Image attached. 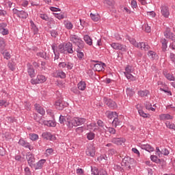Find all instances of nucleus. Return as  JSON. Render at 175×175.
I'll return each mask as SVG.
<instances>
[{
	"label": "nucleus",
	"mask_w": 175,
	"mask_h": 175,
	"mask_svg": "<svg viewBox=\"0 0 175 175\" xmlns=\"http://www.w3.org/2000/svg\"><path fill=\"white\" fill-rule=\"evenodd\" d=\"M145 107L147 110H151V111H155V108L152 107L151 103L146 102L145 104Z\"/></svg>",
	"instance_id": "nucleus-40"
},
{
	"label": "nucleus",
	"mask_w": 175,
	"mask_h": 175,
	"mask_svg": "<svg viewBox=\"0 0 175 175\" xmlns=\"http://www.w3.org/2000/svg\"><path fill=\"white\" fill-rule=\"evenodd\" d=\"M165 125H166L167 128H169V129H174V131H175L174 123H172L170 122H166Z\"/></svg>",
	"instance_id": "nucleus-42"
},
{
	"label": "nucleus",
	"mask_w": 175,
	"mask_h": 175,
	"mask_svg": "<svg viewBox=\"0 0 175 175\" xmlns=\"http://www.w3.org/2000/svg\"><path fill=\"white\" fill-rule=\"evenodd\" d=\"M161 14L165 18H167L170 16V12L169 11V8L166 5L161 6Z\"/></svg>",
	"instance_id": "nucleus-11"
},
{
	"label": "nucleus",
	"mask_w": 175,
	"mask_h": 175,
	"mask_svg": "<svg viewBox=\"0 0 175 175\" xmlns=\"http://www.w3.org/2000/svg\"><path fill=\"white\" fill-rule=\"evenodd\" d=\"M42 136L43 139H46V140H55L54 135H51V133L49 132L43 133Z\"/></svg>",
	"instance_id": "nucleus-16"
},
{
	"label": "nucleus",
	"mask_w": 175,
	"mask_h": 175,
	"mask_svg": "<svg viewBox=\"0 0 175 175\" xmlns=\"http://www.w3.org/2000/svg\"><path fill=\"white\" fill-rule=\"evenodd\" d=\"M142 29L145 31V32L150 33L151 32V27L148 26V23H145L142 26Z\"/></svg>",
	"instance_id": "nucleus-38"
},
{
	"label": "nucleus",
	"mask_w": 175,
	"mask_h": 175,
	"mask_svg": "<svg viewBox=\"0 0 175 175\" xmlns=\"http://www.w3.org/2000/svg\"><path fill=\"white\" fill-rule=\"evenodd\" d=\"M104 102L105 105H107L108 107H110L111 109H116L117 107V104L111 99L105 98Z\"/></svg>",
	"instance_id": "nucleus-9"
},
{
	"label": "nucleus",
	"mask_w": 175,
	"mask_h": 175,
	"mask_svg": "<svg viewBox=\"0 0 175 175\" xmlns=\"http://www.w3.org/2000/svg\"><path fill=\"white\" fill-rule=\"evenodd\" d=\"M107 118H109V120H113L118 117V115H117V112H111V111H108L107 112Z\"/></svg>",
	"instance_id": "nucleus-23"
},
{
	"label": "nucleus",
	"mask_w": 175,
	"mask_h": 175,
	"mask_svg": "<svg viewBox=\"0 0 175 175\" xmlns=\"http://www.w3.org/2000/svg\"><path fill=\"white\" fill-rule=\"evenodd\" d=\"M131 73H133V68L131 66H127L124 72L126 79H128V80H131L132 81L136 80V78Z\"/></svg>",
	"instance_id": "nucleus-4"
},
{
	"label": "nucleus",
	"mask_w": 175,
	"mask_h": 175,
	"mask_svg": "<svg viewBox=\"0 0 175 175\" xmlns=\"http://www.w3.org/2000/svg\"><path fill=\"white\" fill-rule=\"evenodd\" d=\"M140 148L142 150H146V151H148V152H152L154 151V148L151 146V145L146 144H139Z\"/></svg>",
	"instance_id": "nucleus-12"
},
{
	"label": "nucleus",
	"mask_w": 175,
	"mask_h": 175,
	"mask_svg": "<svg viewBox=\"0 0 175 175\" xmlns=\"http://www.w3.org/2000/svg\"><path fill=\"white\" fill-rule=\"evenodd\" d=\"M8 68H10V69L11 70H15L16 69V65L14 64V63H8Z\"/></svg>",
	"instance_id": "nucleus-56"
},
{
	"label": "nucleus",
	"mask_w": 175,
	"mask_h": 175,
	"mask_svg": "<svg viewBox=\"0 0 175 175\" xmlns=\"http://www.w3.org/2000/svg\"><path fill=\"white\" fill-rule=\"evenodd\" d=\"M27 73L31 78L35 77V69L30 64H27Z\"/></svg>",
	"instance_id": "nucleus-17"
},
{
	"label": "nucleus",
	"mask_w": 175,
	"mask_h": 175,
	"mask_svg": "<svg viewBox=\"0 0 175 175\" xmlns=\"http://www.w3.org/2000/svg\"><path fill=\"white\" fill-rule=\"evenodd\" d=\"M86 137L89 140H94V139H95V133L92 132H89L86 134Z\"/></svg>",
	"instance_id": "nucleus-41"
},
{
	"label": "nucleus",
	"mask_w": 175,
	"mask_h": 175,
	"mask_svg": "<svg viewBox=\"0 0 175 175\" xmlns=\"http://www.w3.org/2000/svg\"><path fill=\"white\" fill-rule=\"evenodd\" d=\"M47 80V78L44 75H38L36 79L31 80V84H40L44 83Z\"/></svg>",
	"instance_id": "nucleus-6"
},
{
	"label": "nucleus",
	"mask_w": 175,
	"mask_h": 175,
	"mask_svg": "<svg viewBox=\"0 0 175 175\" xmlns=\"http://www.w3.org/2000/svg\"><path fill=\"white\" fill-rule=\"evenodd\" d=\"M160 121H167L168 120H173V116L169 113H161L159 116Z\"/></svg>",
	"instance_id": "nucleus-10"
},
{
	"label": "nucleus",
	"mask_w": 175,
	"mask_h": 175,
	"mask_svg": "<svg viewBox=\"0 0 175 175\" xmlns=\"http://www.w3.org/2000/svg\"><path fill=\"white\" fill-rule=\"evenodd\" d=\"M131 162H133V159L131 158H126L123 159L122 164L125 165L126 169H131Z\"/></svg>",
	"instance_id": "nucleus-18"
},
{
	"label": "nucleus",
	"mask_w": 175,
	"mask_h": 175,
	"mask_svg": "<svg viewBox=\"0 0 175 175\" xmlns=\"http://www.w3.org/2000/svg\"><path fill=\"white\" fill-rule=\"evenodd\" d=\"M40 17L42 20H44V21H49V16L46 14H40Z\"/></svg>",
	"instance_id": "nucleus-53"
},
{
	"label": "nucleus",
	"mask_w": 175,
	"mask_h": 175,
	"mask_svg": "<svg viewBox=\"0 0 175 175\" xmlns=\"http://www.w3.org/2000/svg\"><path fill=\"white\" fill-rule=\"evenodd\" d=\"M70 42H73V43H75V44H77L79 49H83V40L79 38V36L76 35H71L70 37Z\"/></svg>",
	"instance_id": "nucleus-5"
},
{
	"label": "nucleus",
	"mask_w": 175,
	"mask_h": 175,
	"mask_svg": "<svg viewBox=\"0 0 175 175\" xmlns=\"http://www.w3.org/2000/svg\"><path fill=\"white\" fill-rule=\"evenodd\" d=\"M170 58L175 64V55L174 53H170Z\"/></svg>",
	"instance_id": "nucleus-63"
},
{
	"label": "nucleus",
	"mask_w": 175,
	"mask_h": 175,
	"mask_svg": "<svg viewBox=\"0 0 175 175\" xmlns=\"http://www.w3.org/2000/svg\"><path fill=\"white\" fill-rule=\"evenodd\" d=\"M26 158L30 167H33L35 166V157L33 154L32 153H28Z\"/></svg>",
	"instance_id": "nucleus-8"
},
{
	"label": "nucleus",
	"mask_w": 175,
	"mask_h": 175,
	"mask_svg": "<svg viewBox=\"0 0 175 175\" xmlns=\"http://www.w3.org/2000/svg\"><path fill=\"white\" fill-rule=\"evenodd\" d=\"M105 133L109 132L111 135H116V130L113 127H106V129H105Z\"/></svg>",
	"instance_id": "nucleus-35"
},
{
	"label": "nucleus",
	"mask_w": 175,
	"mask_h": 175,
	"mask_svg": "<svg viewBox=\"0 0 175 175\" xmlns=\"http://www.w3.org/2000/svg\"><path fill=\"white\" fill-rule=\"evenodd\" d=\"M138 113L141 117H143L144 118H150V114L144 113V111L139 109L138 110Z\"/></svg>",
	"instance_id": "nucleus-37"
},
{
	"label": "nucleus",
	"mask_w": 175,
	"mask_h": 175,
	"mask_svg": "<svg viewBox=\"0 0 175 175\" xmlns=\"http://www.w3.org/2000/svg\"><path fill=\"white\" fill-rule=\"evenodd\" d=\"M111 47L114 50H120V51L126 52V46L118 42L111 44Z\"/></svg>",
	"instance_id": "nucleus-7"
},
{
	"label": "nucleus",
	"mask_w": 175,
	"mask_h": 175,
	"mask_svg": "<svg viewBox=\"0 0 175 175\" xmlns=\"http://www.w3.org/2000/svg\"><path fill=\"white\" fill-rule=\"evenodd\" d=\"M148 57H149L150 59H157V58H158V55H157V53H155V52L152 51H150L148 53Z\"/></svg>",
	"instance_id": "nucleus-26"
},
{
	"label": "nucleus",
	"mask_w": 175,
	"mask_h": 175,
	"mask_svg": "<svg viewBox=\"0 0 175 175\" xmlns=\"http://www.w3.org/2000/svg\"><path fill=\"white\" fill-rule=\"evenodd\" d=\"M77 57L79 58V59H82L83 58H84V53L81 52V51H80L79 49H77Z\"/></svg>",
	"instance_id": "nucleus-44"
},
{
	"label": "nucleus",
	"mask_w": 175,
	"mask_h": 175,
	"mask_svg": "<svg viewBox=\"0 0 175 175\" xmlns=\"http://www.w3.org/2000/svg\"><path fill=\"white\" fill-rule=\"evenodd\" d=\"M88 129H89L90 131H94L95 132V131H98V126H96V124L92 123L88 125Z\"/></svg>",
	"instance_id": "nucleus-28"
},
{
	"label": "nucleus",
	"mask_w": 175,
	"mask_h": 175,
	"mask_svg": "<svg viewBox=\"0 0 175 175\" xmlns=\"http://www.w3.org/2000/svg\"><path fill=\"white\" fill-rule=\"evenodd\" d=\"M53 152H54V150H53V148H49L46 150V155H51Z\"/></svg>",
	"instance_id": "nucleus-60"
},
{
	"label": "nucleus",
	"mask_w": 175,
	"mask_h": 175,
	"mask_svg": "<svg viewBox=\"0 0 175 175\" xmlns=\"http://www.w3.org/2000/svg\"><path fill=\"white\" fill-rule=\"evenodd\" d=\"M150 159L152 161V162H154L155 163H159L161 162V159H158V157L155 155H151Z\"/></svg>",
	"instance_id": "nucleus-43"
},
{
	"label": "nucleus",
	"mask_w": 175,
	"mask_h": 175,
	"mask_svg": "<svg viewBox=\"0 0 175 175\" xmlns=\"http://www.w3.org/2000/svg\"><path fill=\"white\" fill-rule=\"evenodd\" d=\"M131 7L136 9L137 8V2L135 0L131 1Z\"/></svg>",
	"instance_id": "nucleus-58"
},
{
	"label": "nucleus",
	"mask_w": 175,
	"mask_h": 175,
	"mask_svg": "<svg viewBox=\"0 0 175 175\" xmlns=\"http://www.w3.org/2000/svg\"><path fill=\"white\" fill-rule=\"evenodd\" d=\"M0 32L2 35H8V33H9V30L4 27V29H1V30H0Z\"/></svg>",
	"instance_id": "nucleus-57"
},
{
	"label": "nucleus",
	"mask_w": 175,
	"mask_h": 175,
	"mask_svg": "<svg viewBox=\"0 0 175 175\" xmlns=\"http://www.w3.org/2000/svg\"><path fill=\"white\" fill-rule=\"evenodd\" d=\"M78 88L81 91H84V90L87 88V84L85 83V82L81 81L78 83Z\"/></svg>",
	"instance_id": "nucleus-25"
},
{
	"label": "nucleus",
	"mask_w": 175,
	"mask_h": 175,
	"mask_svg": "<svg viewBox=\"0 0 175 175\" xmlns=\"http://www.w3.org/2000/svg\"><path fill=\"white\" fill-rule=\"evenodd\" d=\"M161 43L162 44L161 49H162L163 51H166V50L167 49V41L166 40V39L162 38L161 40Z\"/></svg>",
	"instance_id": "nucleus-24"
},
{
	"label": "nucleus",
	"mask_w": 175,
	"mask_h": 175,
	"mask_svg": "<svg viewBox=\"0 0 175 175\" xmlns=\"http://www.w3.org/2000/svg\"><path fill=\"white\" fill-rule=\"evenodd\" d=\"M18 144L21 146H23V147H25L26 148L31 149V146H29V144L28 142H26L24 139H20L18 142Z\"/></svg>",
	"instance_id": "nucleus-27"
},
{
	"label": "nucleus",
	"mask_w": 175,
	"mask_h": 175,
	"mask_svg": "<svg viewBox=\"0 0 175 175\" xmlns=\"http://www.w3.org/2000/svg\"><path fill=\"white\" fill-rule=\"evenodd\" d=\"M35 107L38 113H39L42 116H44L46 111H44V109H43V107H40V105H35Z\"/></svg>",
	"instance_id": "nucleus-22"
},
{
	"label": "nucleus",
	"mask_w": 175,
	"mask_h": 175,
	"mask_svg": "<svg viewBox=\"0 0 175 175\" xmlns=\"http://www.w3.org/2000/svg\"><path fill=\"white\" fill-rule=\"evenodd\" d=\"M3 55L5 59H10V57H12L10 53L8 52V51L3 52Z\"/></svg>",
	"instance_id": "nucleus-45"
},
{
	"label": "nucleus",
	"mask_w": 175,
	"mask_h": 175,
	"mask_svg": "<svg viewBox=\"0 0 175 175\" xmlns=\"http://www.w3.org/2000/svg\"><path fill=\"white\" fill-rule=\"evenodd\" d=\"M64 25L66 29H73V24L70 21H64Z\"/></svg>",
	"instance_id": "nucleus-36"
},
{
	"label": "nucleus",
	"mask_w": 175,
	"mask_h": 175,
	"mask_svg": "<svg viewBox=\"0 0 175 175\" xmlns=\"http://www.w3.org/2000/svg\"><path fill=\"white\" fill-rule=\"evenodd\" d=\"M98 161L100 162H106V161H107V157L106 155H101L98 157Z\"/></svg>",
	"instance_id": "nucleus-46"
},
{
	"label": "nucleus",
	"mask_w": 175,
	"mask_h": 175,
	"mask_svg": "<svg viewBox=\"0 0 175 175\" xmlns=\"http://www.w3.org/2000/svg\"><path fill=\"white\" fill-rule=\"evenodd\" d=\"M66 68H67L68 70L73 69V64H72V63L66 64Z\"/></svg>",
	"instance_id": "nucleus-62"
},
{
	"label": "nucleus",
	"mask_w": 175,
	"mask_h": 175,
	"mask_svg": "<svg viewBox=\"0 0 175 175\" xmlns=\"http://www.w3.org/2000/svg\"><path fill=\"white\" fill-rule=\"evenodd\" d=\"M165 77H166V79H167V80H170V81H174L175 80L174 76H173L172 75L165 74Z\"/></svg>",
	"instance_id": "nucleus-48"
},
{
	"label": "nucleus",
	"mask_w": 175,
	"mask_h": 175,
	"mask_svg": "<svg viewBox=\"0 0 175 175\" xmlns=\"http://www.w3.org/2000/svg\"><path fill=\"white\" fill-rule=\"evenodd\" d=\"M161 154H163V155H169V150L166 148L162 149Z\"/></svg>",
	"instance_id": "nucleus-61"
},
{
	"label": "nucleus",
	"mask_w": 175,
	"mask_h": 175,
	"mask_svg": "<svg viewBox=\"0 0 175 175\" xmlns=\"http://www.w3.org/2000/svg\"><path fill=\"white\" fill-rule=\"evenodd\" d=\"M29 138L31 140H38V139H39V136L36 134H30Z\"/></svg>",
	"instance_id": "nucleus-51"
},
{
	"label": "nucleus",
	"mask_w": 175,
	"mask_h": 175,
	"mask_svg": "<svg viewBox=\"0 0 175 175\" xmlns=\"http://www.w3.org/2000/svg\"><path fill=\"white\" fill-rule=\"evenodd\" d=\"M90 17L93 21H99L100 20V16H99V14H94L92 13L90 14Z\"/></svg>",
	"instance_id": "nucleus-32"
},
{
	"label": "nucleus",
	"mask_w": 175,
	"mask_h": 175,
	"mask_svg": "<svg viewBox=\"0 0 175 175\" xmlns=\"http://www.w3.org/2000/svg\"><path fill=\"white\" fill-rule=\"evenodd\" d=\"M126 94H127V95H129V96H133V95L135 94V92H133V90H132V88H128L126 89Z\"/></svg>",
	"instance_id": "nucleus-49"
},
{
	"label": "nucleus",
	"mask_w": 175,
	"mask_h": 175,
	"mask_svg": "<svg viewBox=\"0 0 175 175\" xmlns=\"http://www.w3.org/2000/svg\"><path fill=\"white\" fill-rule=\"evenodd\" d=\"M9 102L5 100H0V106H4V107H8L9 106Z\"/></svg>",
	"instance_id": "nucleus-47"
},
{
	"label": "nucleus",
	"mask_w": 175,
	"mask_h": 175,
	"mask_svg": "<svg viewBox=\"0 0 175 175\" xmlns=\"http://www.w3.org/2000/svg\"><path fill=\"white\" fill-rule=\"evenodd\" d=\"M57 51H59V53L65 54V53H66V50L65 49V45H64V44H60L58 46Z\"/></svg>",
	"instance_id": "nucleus-29"
},
{
	"label": "nucleus",
	"mask_w": 175,
	"mask_h": 175,
	"mask_svg": "<svg viewBox=\"0 0 175 175\" xmlns=\"http://www.w3.org/2000/svg\"><path fill=\"white\" fill-rule=\"evenodd\" d=\"M66 52L68 53L69 54H73V44L70 42H68L64 45Z\"/></svg>",
	"instance_id": "nucleus-19"
},
{
	"label": "nucleus",
	"mask_w": 175,
	"mask_h": 175,
	"mask_svg": "<svg viewBox=\"0 0 175 175\" xmlns=\"http://www.w3.org/2000/svg\"><path fill=\"white\" fill-rule=\"evenodd\" d=\"M83 124H85V118L79 117H75L70 120L68 118L67 126L69 129H72L73 126H80V125H83Z\"/></svg>",
	"instance_id": "nucleus-1"
},
{
	"label": "nucleus",
	"mask_w": 175,
	"mask_h": 175,
	"mask_svg": "<svg viewBox=\"0 0 175 175\" xmlns=\"http://www.w3.org/2000/svg\"><path fill=\"white\" fill-rule=\"evenodd\" d=\"M128 40H129L130 43H131V44H133V46H135V47H137V49L144 50L145 51H147V50L150 49V46H148V44L146 43H137L135 39L131 38L130 37H128Z\"/></svg>",
	"instance_id": "nucleus-2"
},
{
	"label": "nucleus",
	"mask_w": 175,
	"mask_h": 175,
	"mask_svg": "<svg viewBox=\"0 0 175 175\" xmlns=\"http://www.w3.org/2000/svg\"><path fill=\"white\" fill-rule=\"evenodd\" d=\"M164 36L167 38V39H170L172 42L170 44V49L172 50H175V35L174 33L170 32V30L167 29L164 33Z\"/></svg>",
	"instance_id": "nucleus-3"
},
{
	"label": "nucleus",
	"mask_w": 175,
	"mask_h": 175,
	"mask_svg": "<svg viewBox=\"0 0 175 175\" xmlns=\"http://www.w3.org/2000/svg\"><path fill=\"white\" fill-rule=\"evenodd\" d=\"M55 17L56 18H58V20H62V18H64V16L62 14H53Z\"/></svg>",
	"instance_id": "nucleus-54"
},
{
	"label": "nucleus",
	"mask_w": 175,
	"mask_h": 175,
	"mask_svg": "<svg viewBox=\"0 0 175 175\" xmlns=\"http://www.w3.org/2000/svg\"><path fill=\"white\" fill-rule=\"evenodd\" d=\"M6 47V42L3 38H0V51H3Z\"/></svg>",
	"instance_id": "nucleus-33"
},
{
	"label": "nucleus",
	"mask_w": 175,
	"mask_h": 175,
	"mask_svg": "<svg viewBox=\"0 0 175 175\" xmlns=\"http://www.w3.org/2000/svg\"><path fill=\"white\" fill-rule=\"evenodd\" d=\"M18 17L20 18H27L28 17V13L25 12V11H20Z\"/></svg>",
	"instance_id": "nucleus-39"
},
{
	"label": "nucleus",
	"mask_w": 175,
	"mask_h": 175,
	"mask_svg": "<svg viewBox=\"0 0 175 175\" xmlns=\"http://www.w3.org/2000/svg\"><path fill=\"white\" fill-rule=\"evenodd\" d=\"M86 154L89 157H95V147H94V146L90 147L86 150Z\"/></svg>",
	"instance_id": "nucleus-21"
},
{
	"label": "nucleus",
	"mask_w": 175,
	"mask_h": 175,
	"mask_svg": "<svg viewBox=\"0 0 175 175\" xmlns=\"http://www.w3.org/2000/svg\"><path fill=\"white\" fill-rule=\"evenodd\" d=\"M25 175H31V170H29V167H26L25 168Z\"/></svg>",
	"instance_id": "nucleus-59"
},
{
	"label": "nucleus",
	"mask_w": 175,
	"mask_h": 175,
	"mask_svg": "<svg viewBox=\"0 0 175 175\" xmlns=\"http://www.w3.org/2000/svg\"><path fill=\"white\" fill-rule=\"evenodd\" d=\"M166 109H172L173 111L175 112V107L173 106V105H169L166 106Z\"/></svg>",
	"instance_id": "nucleus-64"
},
{
	"label": "nucleus",
	"mask_w": 175,
	"mask_h": 175,
	"mask_svg": "<svg viewBox=\"0 0 175 175\" xmlns=\"http://www.w3.org/2000/svg\"><path fill=\"white\" fill-rule=\"evenodd\" d=\"M83 39L87 44L89 46H92V39H91V37H90L88 35H86L84 36Z\"/></svg>",
	"instance_id": "nucleus-31"
},
{
	"label": "nucleus",
	"mask_w": 175,
	"mask_h": 175,
	"mask_svg": "<svg viewBox=\"0 0 175 175\" xmlns=\"http://www.w3.org/2000/svg\"><path fill=\"white\" fill-rule=\"evenodd\" d=\"M92 174L94 175H99V170H98V168L94 167L92 168Z\"/></svg>",
	"instance_id": "nucleus-55"
},
{
	"label": "nucleus",
	"mask_w": 175,
	"mask_h": 175,
	"mask_svg": "<svg viewBox=\"0 0 175 175\" xmlns=\"http://www.w3.org/2000/svg\"><path fill=\"white\" fill-rule=\"evenodd\" d=\"M104 65L105 64L103 63L94 64V70H96V72H102L103 70H105Z\"/></svg>",
	"instance_id": "nucleus-15"
},
{
	"label": "nucleus",
	"mask_w": 175,
	"mask_h": 175,
	"mask_svg": "<svg viewBox=\"0 0 175 175\" xmlns=\"http://www.w3.org/2000/svg\"><path fill=\"white\" fill-rule=\"evenodd\" d=\"M126 140L125 138H113L111 139V142L114 144H117V146H121L123 143H125Z\"/></svg>",
	"instance_id": "nucleus-13"
},
{
	"label": "nucleus",
	"mask_w": 175,
	"mask_h": 175,
	"mask_svg": "<svg viewBox=\"0 0 175 175\" xmlns=\"http://www.w3.org/2000/svg\"><path fill=\"white\" fill-rule=\"evenodd\" d=\"M138 95L142 97L148 96L150 92L148 90H140L138 92Z\"/></svg>",
	"instance_id": "nucleus-30"
},
{
	"label": "nucleus",
	"mask_w": 175,
	"mask_h": 175,
	"mask_svg": "<svg viewBox=\"0 0 175 175\" xmlns=\"http://www.w3.org/2000/svg\"><path fill=\"white\" fill-rule=\"evenodd\" d=\"M55 107L57 110H64L65 106L64 105V102L62 100H58L55 103Z\"/></svg>",
	"instance_id": "nucleus-20"
},
{
	"label": "nucleus",
	"mask_w": 175,
	"mask_h": 175,
	"mask_svg": "<svg viewBox=\"0 0 175 175\" xmlns=\"http://www.w3.org/2000/svg\"><path fill=\"white\" fill-rule=\"evenodd\" d=\"M44 125H46V126H53V127L57 125V123H55V121L54 120L44 121Z\"/></svg>",
	"instance_id": "nucleus-34"
},
{
	"label": "nucleus",
	"mask_w": 175,
	"mask_h": 175,
	"mask_svg": "<svg viewBox=\"0 0 175 175\" xmlns=\"http://www.w3.org/2000/svg\"><path fill=\"white\" fill-rule=\"evenodd\" d=\"M46 163V159H41L37 163L34 165L33 167L36 170H38L39 169H42L43 167V165Z\"/></svg>",
	"instance_id": "nucleus-14"
},
{
	"label": "nucleus",
	"mask_w": 175,
	"mask_h": 175,
	"mask_svg": "<svg viewBox=\"0 0 175 175\" xmlns=\"http://www.w3.org/2000/svg\"><path fill=\"white\" fill-rule=\"evenodd\" d=\"M112 124L115 125V126H118V125H120V121L118 120V118H115L112 122Z\"/></svg>",
	"instance_id": "nucleus-52"
},
{
	"label": "nucleus",
	"mask_w": 175,
	"mask_h": 175,
	"mask_svg": "<svg viewBox=\"0 0 175 175\" xmlns=\"http://www.w3.org/2000/svg\"><path fill=\"white\" fill-rule=\"evenodd\" d=\"M57 76H58V77H60L61 79H65V77H66V74H65V72H64V71H58Z\"/></svg>",
	"instance_id": "nucleus-50"
}]
</instances>
